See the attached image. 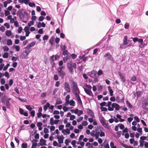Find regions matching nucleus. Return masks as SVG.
<instances>
[{
	"label": "nucleus",
	"instance_id": "nucleus-1",
	"mask_svg": "<svg viewBox=\"0 0 148 148\" xmlns=\"http://www.w3.org/2000/svg\"><path fill=\"white\" fill-rule=\"evenodd\" d=\"M23 8L21 9L18 10L16 13L17 15H19V17L21 19H23L24 18H27L28 17V14L26 12L24 11L23 13Z\"/></svg>",
	"mask_w": 148,
	"mask_h": 148
},
{
	"label": "nucleus",
	"instance_id": "nucleus-2",
	"mask_svg": "<svg viewBox=\"0 0 148 148\" xmlns=\"http://www.w3.org/2000/svg\"><path fill=\"white\" fill-rule=\"evenodd\" d=\"M67 66L69 72L70 73L72 74L73 72V68L75 70L76 65L75 63L72 64L71 61L70 63H67Z\"/></svg>",
	"mask_w": 148,
	"mask_h": 148
},
{
	"label": "nucleus",
	"instance_id": "nucleus-3",
	"mask_svg": "<svg viewBox=\"0 0 148 148\" xmlns=\"http://www.w3.org/2000/svg\"><path fill=\"white\" fill-rule=\"evenodd\" d=\"M112 107L110 106H108V110L110 111H113L114 110V108H115L116 110H118L120 109V106L116 103H113L111 105Z\"/></svg>",
	"mask_w": 148,
	"mask_h": 148
},
{
	"label": "nucleus",
	"instance_id": "nucleus-4",
	"mask_svg": "<svg viewBox=\"0 0 148 148\" xmlns=\"http://www.w3.org/2000/svg\"><path fill=\"white\" fill-rule=\"evenodd\" d=\"M72 90L73 93L79 92V90L77 84L74 81H72Z\"/></svg>",
	"mask_w": 148,
	"mask_h": 148
},
{
	"label": "nucleus",
	"instance_id": "nucleus-5",
	"mask_svg": "<svg viewBox=\"0 0 148 148\" xmlns=\"http://www.w3.org/2000/svg\"><path fill=\"white\" fill-rule=\"evenodd\" d=\"M99 120L101 124L106 129L109 128V127L108 126L109 123L108 122L106 123V120L102 116L99 119Z\"/></svg>",
	"mask_w": 148,
	"mask_h": 148
},
{
	"label": "nucleus",
	"instance_id": "nucleus-6",
	"mask_svg": "<svg viewBox=\"0 0 148 148\" xmlns=\"http://www.w3.org/2000/svg\"><path fill=\"white\" fill-rule=\"evenodd\" d=\"M142 107L144 110H148V98L145 99L143 101Z\"/></svg>",
	"mask_w": 148,
	"mask_h": 148
},
{
	"label": "nucleus",
	"instance_id": "nucleus-7",
	"mask_svg": "<svg viewBox=\"0 0 148 148\" xmlns=\"http://www.w3.org/2000/svg\"><path fill=\"white\" fill-rule=\"evenodd\" d=\"M104 57L105 58V60L106 61L110 60L112 61L113 60L112 56L110 53L108 52L104 55Z\"/></svg>",
	"mask_w": 148,
	"mask_h": 148
},
{
	"label": "nucleus",
	"instance_id": "nucleus-8",
	"mask_svg": "<svg viewBox=\"0 0 148 148\" xmlns=\"http://www.w3.org/2000/svg\"><path fill=\"white\" fill-rule=\"evenodd\" d=\"M123 44H121L120 45V48H121L125 49L126 48L125 46H124V45H127V36H124V39L123 40Z\"/></svg>",
	"mask_w": 148,
	"mask_h": 148
},
{
	"label": "nucleus",
	"instance_id": "nucleus-9",
	"mask_svg": "<svg viewBox=\"0 0 148 148\" xmlns=\"http://www.w3.org/2000/svg\"><path fill=\"white\" fill-rule=\"evenodd\" d=\"M58 74L59 76L61 77V78L62 79H63L64 78V76L65 75L66 73L63 70H57Z\"/></svg>",
	"mask_w": 148,
	"mask_h": 148
},
{
	"label": "nucleus",
	"instance_id": "nucleus-10",
	"mask_svg": "<svg viewBox=\"0 0 148 148\" xmlns=\"http://www.w3.org/2000/svg\"><path fill=\"white\" fill-rule=\"evenodd\" d=\"M64 88L68 92H71V88L68 83L67 82H65L64 83Z\"/></svg>",
	"mask_w": 148,
	"mask_h": 148
},
{
	"label": "nucleus",
	"instance_id": "nucleus-11",
	"mask_svg": "<svg viewBox=\"0 0 148 148\" xmlns=\"http://www.w3.org/2000/svg\"><path fill=\"white\" fill-rule=\"evenodd\" d=\"M96 72L94 70L88 73V74L92 78H95L97 76Z\"/></svg>",
	"mask_w": 148,
	"mask_h": 148
},
{
	"label": "nucleus",
	"instance_id": "nucleus-12",
	"mask_svg": "<svg viewBox=\"0 0 148 148\" xmlns=\"http://www.w3.org/2000/svg\"><path fill=\"white\" fill-rule=\"evenodd\" d=\"M86 110L88 114L90 115L93 118H94L95 117L93 112L90 109L88 108Z\"/></svg>",
	"mask_w": 148,
	"mask_h": 148
},
{
	"label": "nucleus",
	"instance_id": "nucleus-13",
	"mask_svg": "<svg viewBox=\"0 0 148 148\" xmlns=\"http://www.w3.org/2000/svg\"><path fill=\"white\" fill-rule=\"evenodd\" d=\"M64 136L62 135L60 136H58L57 139H58V142L60 143H63V139L64 138Z\"/></svg>",
	"mask_w": 148,
	"mask_h": 148
},
{
	"label": "nucleus",
	"instance_id": "nucleus-14",
	"mask_svg": "<svg viewBox=\"0 0 148 148\" xmlns=\"http://www.w3.org/2000/svg\"><path fill=\"white\" fill-rule=\"evenodd\" d=\"M84 90L85 92L88 95L92 96L93 94L91 90L88 89H86V88H84Z\"/></svg>",
	"mask_w": 148,
	"mask_h": 148
},
{
	"label": "nucleus",
	"instance_id": "nucleus-15",
	"mask_svg": "<svg viewBox=\"0 0 148 148\" xmlns=\"http://www.w3.org/2000/svg\"><path fill=\"white\" fill-rule=\"evenodd\" d=\"M40 142L41 143L40 144V145H47L46 143V140L42 138H41L40 140Z\"/></svg>",
	"mask_w": 148,
	"mask_h": 148
},
{
	"label": "nucleus",
	"instance_id": "nucleus-16",
	"mask_svg": "<svg viewBox=\"0 0 148 148\" xmlns=\"http://www.w3.org/2000/svg\"><path fill=\"white\" fill-rule=\"evenodd\" d=\"M32 49H26L25 50L24 53H25V54L23 53V55L25 57L27 56L29 52L31 51Z\"/></svg>",
	"mask_w": 148,
	"mask_h": 148
},
{
	"label": "nucleus",
	"instance_id": "nucleus-17",
	"mask_svg": "<svg viewBox=\"0 0 148 148\" xmlns=\"http://www.w3.org/2000/svg\"><path fill=\"white\" fill-rule=\"evenodd\" d=\"M29 1L30 0H18L19 3L22 4L24 3L26 5H27Z\"/></svg>",
	"mask_w": 148,
	"mask_h": 148
},
{
	"label": "nucleus",
	"instance_id": "nucleus-18",
	"mask_svg": "<svg viewBox=\"0 0 148 148\" xmlns=\"http://www.w3.org/2000/svg\"><path fill=\"white\" fill-rule=\"evenodd\" d=\"M60 4L58 2L57 3V12L59 13H62V10L60 8L61 6H60Z\"/></svg>",
	"mask_w": 148,
	"mask_h": 148
},
{
	"label": "nucleus",
	"instance_id": "nucleus-19",
	"mask_svg": "<svg viewBox=\"0 0 148 148\" xmlns=\"http://www.w3.org/2000/svg\"><path fill=\"white\" fill-rule=\"evenodd\" d=\"M50 104L49 103L47 102L46 104L43 106V109L45 111H46L50 106Z\"/></svg>",
	"mask_w": 148,
	"mask_h": 148
},
{
	"label": "nucleus",
	"instance_id": "nucleus-20",
	"mask_svg": "<svg viewBox=\"0 0 148 148\" xmlns=\"http://www.w3.org/2000/svg\"><path fill=\"white\" fill-rule=\"evenodd\" d=\"M120 144L121 145L125 148H134L133 147L131 146H129L121 142L120 143Z\"/></svg>",
	"mask_w": 148,
	"mask_h": 148
},
{
	"label": "nucleus",
	"instance_id": "nucleus-21",
	"mask_svg": "<svg viewBox=\"0 0 148 148\" xmlns=\"http://www.w3.org/2000/svg\"><path fill=\"white\" fill-rule=\"evenodd\" d=\"M71 58L70 56L67 55L66 57H64L63 60L64 63H66L68 60L70 59Z\"/></svg>",
	"mask_w": 148,
	"mask_h": 148
},
{
	"label": "nucleus",
	"instance_id": "nucleus-22",
	"mask_svg": "<svg viewBox=\"0 0 148 148\" xmlns=\"http://www.w3.org/2000/svg\"><path fill=\"white\" fill-rule=\"evenodd\" d=\"M7 97L5 95H4L2 97L1 100V102L2 103L4 104L6 100Z\"/></svg>",
	"mask_w": 148,
	"mask_h": 148
},
{
	"label": "nucleus",
	"instance_id": "nucleus-23",
	"mask_svg": "<svg viewBox=\"0 0 148 148\" xmlns=\"http://www.w3.org/2000/svg\"><path fill=\"white\" fill-rule=\"evenodd\" d=\"M108 90H109L110 92V96H112L113 95V91L112 89L111 88V87L109 86L108 87Z\"/></svg>",
	"mask_w": 148,
	"mask_h": 148
},
{
	"label": "nucleus",
	"instance_id": "nucleus-24",
	"mask_svg": "<svg viewBox=\"0 0 148 148\" xmlns=\"http://www.w3.org/2000/svg\"><path fill=\"white\" fill-rule=\"evenodd\" d=\"M5 34L6 36L9 37L12 35V32L10 30H7L5 32Z\"/></svg>",
	"mask_w": 148,
	"mask_h": 148
},
{
	"label": "nucleus",
	"instance_id": "nucleus-25",
	"mask_svg": "<svg viewBox=\"0 0 148 148\" xmlns=\"http://www.w3.org/2000/svg\"><path fill=\"white\" fill-rule=\"evenodd\" d=\"M99 132H97L95 134H92V136L93 137L95 136L96 139H99Z\"/></svg>",
	"mask_w": 148,
	"mask_h": 148
},
{
	"label": "nucleus",
	"instance_id": "nucleus-26",
	"mask_svg": "<svg viewBox=\"0 0 148 148\" xmlns=\"http://www.w3.org/2000/svg\"><path fill=\"white\" fill-rule=\"evenodd\" d=\"M54 37L53 36H52L49 40V42L51 45L53 44V39H54Z\"/></svg>",
	"mask_w": 148,
	"mask_h": 148
},
{
	"label": "nucleus",
	"instance_id": "nucleus-27",
	"mask_svg": "<svg viewBox=\"0 0 148 148\" xmlns=\"http://www.w3.org/2000/svg\"><path fill=\"white\" fill-rule=\"evenodd\" d=\"M78 92H77L73 93V94L75 95V97L77 99H79V98H80L79 95V94L78 93Z\"/></svg>",
	"mask_w": 148,
	"mask_h": 148
},
{
	"label": "nucleus",
	"instance_id": "nucleus-28",
	"mask_svg": "<svg viewBox=\"0 0 148 148\" xmlns=\"http://www.w3.org/2000/svg\"><path fill=\"white\" fill-rule=\"evenodd\" d=\"M12 44V42L11 39H8L7 40V44L8 45H11Z\"/></svg>",
	"mask_w": 148,
	"mask_h": 148
},
{
	"label": "nucleus",
	"instance_id": "nucleus-29",
	"mask_svg": "<svg viewBox=\"0 0 148 148\" xmlns=\"http://www.w3.org/2000/svg\"><path fill=\"white\" fill-rule=\"evenodd\" d=\"M71 140L70 139H66L64 143L66 145H69V143L71 142Z\"/></svg>",
	"mask_w": 148,
	"mask_h": 148
},
{
	"label": "nucleus",
	"instance_id": "nucleus-30",
	"mask_svg": "<svg viewBox=\"0 0 148 148\" xmlns=\"http://www.w3.org/2000/svg\"><path fill=\"white\" fill-rule=\"evenodd\" d=\"M126 103L127 105V106L129 107V108L131 109L132 108V106L131 104L128 101H127Z\"/></svg>",
	"mask_w": 148,
	"mask_h": 148
},
{
	"label": "nucleus",
	"instance_id": "nucleus-31",
	"mask_svg": "<svg viewBox=\"0 0 148 148\" xmlns=\"http://www.w3.org/2000/svg\"><path fill=\"white\" fill-rule=\"evenodd\" d=\"M3 58H6L8 57V52H5L3 56Z\"/></svg>",
	"mask_w": 148,
	"mask_h": 148
},
{
	"label": "nucleus",
	"instance_id": "nucleus-32",
	"mask_svg": "<svg viewBox=\"0 0 148 148\" xmlns=\"http://www.w3.org/2000/svg\"><path fill=\"white\" fill-rule=\"evenodd\" d=\"M34 21H30L27 23L28 26L30 27L31 25H34Z\"/></svg>",
	"mask_w": 148,
	"mask_h": 148
},
{
	"label": "nucleus",
	"instance_id": "nucleus-33",
	"mask_svg": "<svg viewBox=\"0 0 148 148\" xmlns=\"http://www.w3.org/2000/svg\"><path fill=\"white\" fill-rule=\"evenodd\" d=\"M30 113L31 116H32V117L34 116L35 115V111L34 110H31L30 112Z\"/></svg>",
	"mask_w": 148,
	"mask_h": 148
},
{
	"label": "nucleus",
	"instance_id": "nucleus-34",
	"mask_svg": "<svg viewBox=\"0 0 148 148\" xmlns=\"http://www.w3.org/2000/svg\"><path fill=\"white\" fill-rule=\"evenodd\" d=\"M75 102L73 100H71L70 101L69 104L70 106H75Z\"/></svg>",
	"mask_w": 148,
	"mask_h": 148
},
{
	"label": "nucleus",
	"instance_id": "nucleus-35",
	"mask_svg": "<svg viewBox=\"0 0 148 148\" xmlns=\"http://www.w3.org/2000/svg\"><path fill=\"white\" fill-rule=\"evenodd\" d=\"M10 104L9 101L6 100V106L7 108H9L10 107Z\"/></svg>",
	"mask_w": 148,
	"mask_h": 148
},
{
	"label": "nucleus",
	"instance_id": "nucleus-36",
	"mask_svg": "<svg viewBox=\"0 0 148 148\" xmlns=\"http://www.w3.org/2000/svg\"><path fill=\"white\" fill-rule=\"evenodd\" d=\"M26 108L29 111H31L32 110V108L30 106V105H27L25 106Z\"/></svg>",
	"mask_w": 148,
	"mask_h": 148
},
{
	"label": "nucleus",
	"instance_id": "nucleus-37",
	"mask_svg": "<svg viewBox=\"0 0 148 148\" xmlns=\"http://www.w3.org/2000/svg\"><path fill=\"white\" fill-rule=\"evenodd\" d=\"M28 4L29 5L30 7H34L35 5V4L34 3H33V2L32 3V2H30V1L29 2Z\"/></svg>",
	"mask_w": 148,
	"mask_h": 148
},
{
	"label": "nucleus",
	"instance_id": "nucleus-38",
	"mask_svg": "<svg viewBox=\"0 0 148 148\" xmlns=\"http://www.w3.org/2000/svg\"><path fill=\"white\" fill-rule=\"evenodd\" d=\"M54 55H53L52 56H51L50 58V63L54 62Z\"/></svg>",
	"mask_w": 148,
	"mask_h": 148
},
{
	"label": "nucleus",
	"instance_id": "nucleus-39",
	"mask_svg": "<svg viewBox=\"0 0 148 148\" xmlns=\"http://www.w3.org/2000/svg\"><path fill=\"white\" fill-rule=\"evenodd\" d=\"M118 125L119 126L120 128L122 130H123L125 127L124 125L121 123L118 124Z\"/></svg>",
	"mask_w": 148,
	"mask_h": 148
},
{
	"label": "nucleus",
	"instance_id": "nucleus-40",
	"mask_svg": "<svg viewBox=\"0 0 148 148\" xmlns=\"http://www.w3.org/2000/svg\"><path fill=\"white\" fill-rule=\"evenodd\" d=\"M27 144L26 143H23L21 145V147L22 148H27Z\"/></svg>",
	"mask_w": 148,
	"mask_h": 148
},
{
	"label": "nucleus",
	"instance_id": "nucleus-41",
	"mask_svg": "<svg viewBox=\"0 0 148 148\" xmlns=\"http://www.w3.org/2000/svg\"><path fill=\"white\" fill-rule=\"evenodd\" d=\"M13 47H15V49L16 51H19L20 50V46L18 45H13Z\"/></svg>",
	"mask_w": 148,
	"mask_h": 148
},
{
	"label": "nucleus",
	"instance_id": "nucleus-42",
	"mask_svg": "<svg viewBox=\"0 0 148 148\" xmlns=\"http://www.w3.org/2000/svg\"><path fill=\"white\" fill-rule=\"evenodd\" d=\"M3 51H8L9 49V48L7 46H5L3 47Z\"/></svg>",
	"mask_w": 148,
	"mask_h": 148
},
{
	"label": "nucleus",
	"instance_id": "nucleus-43",
	"mask_svg": "<svg viewBox=\"0 0 148 148\" xmlns=\"http://www.w3.org/2000/svg\"><path fill=\"white\" fill-rule=\"evenodd\" d=\"M136 76L133 75L131 77L130 80L133 81H136Z\"/></svg>",
	"mask_w": 148,
	"mask_h": 148
},
{
	"label": "nucleus",
	"instance_id": "nucleus-44",
	"mask_svg": "<svg viewBox=\"0 0 148 148\" xmlns=\"http://www.w3.org/2000/svg\"><path fill=\"white\" fill-rule=\"evenodd\" d=\"M110 146L111 148H117L114 145V143L112 142H110Z\"/></svg>",
	"mask_w": 148,
	"mask_h": 148
},
{
	"label": "nucleus",
	"instance_id": "nucleus-45",
	"mask_svg": "<svg viewBox=\"0 0 148 148\" xmlns=\"http://www.w3.org/2000/svg\"><path fill=\"white\" fill-rule=\"evenodd\" d=\"M100 108L101 109V111H107V109L106 107H100Z\"/></svg>",
	"mask_w": 148,
	"mask_h": 148
},
{
	"label": "nucleus",
	"instance_id": "nucleus-46",
	"mask_svg": "<svg viewBox=\"0 0 148 148\" xmlns=\"http://www.w3.org/2000/svg\"><path fill=\"white\" fill-rule=\"evenodd\" d=\"M18 99L20 101H21L22 102H25L27 101V100L26 99H21V98L20 97H18Z\"/></svg>",
	"mask_w": 148,
	"mask_h": 148
},
{
	"label": "nucleus",
	"instance_id": "nucleus-47",
	"mask_svg": "<svg viewBox=\"0 0 148 148\" xmlns=\"http://www.w3.org/2000/svg\"><path fill=\"white\" fill-rule=\"evenodd\" d=\"M29 27L26 26L25 27L24 30L25 32L29 31Z\"/></svg>",
	"mask_w": 148,
	"mask_h": 148
},
{
	"label": "nucleus",
	"instance_id": "nucleus-48",
	"mask_svg": "<svg viewBox=\"0 0 148 148\" xmlns=\"http://www.w3.org/2000/svg\"><path fill=\"white\" fill-rule=\"evenodd\" d=\"M19 112L20 114L23 115L24 112V110L22 108H19Z\"/></svg>",
	"mask_w": 148,
	"mask_h": 148
},
{
	"label": "nucleus",
	"instance_id": "nucleus-49",
	"mask_svg": "<svg viewBox=\"0 0 148 148\" xmlns=\"http://www.w3.org/2000/svg\"><path fill=\"white\" fill-rule=\"evenodd\" d=\"M10 14V11L8 10H5V16H7Z\"/></svg>",
	"mask_w": 148,
	"mask_h": 148
},
{
	"label": "nucleus",
	"instance_id": "nucleus-50",
	"mask_svg": "<svg viewBox=\"0 0 148 148\" xmlns=\"http://www.w3.org/2000/svg\"><path fill=\"white\" fill-rule=\"evenodd\" d=\"M60 48H61V50L63 51L64 50H66V45H64L63 46L61 45L60 46Z\"/></svg>",
	"mask_w": 148,
	"mask_h": 148
},
{
	"label": "nucleus",
	"instance_id": "nucleus-51",
	"mask_svg": "<svg viewBox=\"0 0 148 148\" xmlns=\"http://www.w3.org/2000/svg\"><path fill=\"white\" fill-rule=\"evenodd\" d=\"M55 81L58 80V76L57 75L55 74L53 77Z\"/></svg>",
	"mask_w": 148,
	"mask_h": 148
},
{
	"label": "nucleus",
	"instance_id": "nucleus-52",
	"mask_svg": "<svg viewBox=\"0 0 148 148\" xmlns=\"http://www.w3.org/2000/svg\"><path fill=\"white\" fill-rule=\"evenodd\" d=\"M49 37L48 35H45L43 37V40H47L48 39Z\"/></svg>",
	"mask_w": 148,
	"mask_h": 148
},
{
	"label": "nucleus",
	"instance_id": "nucleus-53",
	"mask_svg": "<svg viewBox=\"0 0 148 148\" xmlns=\"http://www.w3.org/2000/svg\"><path fill=\"white\" fill-rule=\"evenodd\" d=\"M103 73V71L101 70H99L97 73V74H98L99 76H100Z\"/></svg>",
	"mask_w": 148,
	"mask_h": 148
},
{
	"label": "nucleus",
	"instance_id": "nucleus-54",
	"mask_svg": "<svg viewBox=\"0 0 148 148\" xmlns=\"http://www.w3.org/2000/svg\"><path fill=\"white\" fill-rule=\"evenodd\" d=\"M5 77H7V78H8L10 77L9 74L7 71L5 72Z\"/></svg>",
	"mask_w": 148,
	"mask_h": 148
},
{
	"label": "nucleus",
	"instance_id": "nucleus-55",
	"mask_svg": "<svg viewBox=\"0 0 148 148\" xmlns=\"http://www.w3.org/2000/svg\"><path fill=\"white\" fill-rule=\"evenodd\" d=\"M16 10L15 9H13L11 11V13L13 15H14L16 14Z\"/></svg>",
	"mask_w": 148,
	"mask_h": 148
},
{
	"label": "nucleus",
	"instance_id": "nucleus-56",
	"mask_svg": "<svg viewBox=\"0 0 148 148\" xmlns=\"http://www.w3.org/2000/svg\"><path fill=\"white\" fill-rule=\"evenodd\" d=\"M106 102L105 101L103 102H102L100 103V105L101 106V107H102L103 106H106Z\"/></svg>",
	"mask_w": 148,
	"mask_h": 148
},
{
	"label": "nucleus",
	"instance_id": "nucleus-57",
	"mask_svg": "<svg viewBox=\"0 0 148 148\" xmlns=\"http://www.w3.org/2000/svg\"><path fill=\"white\" fill-rule=\"evenodd\" d=\"M134 119L138 123L140 121V119L137 116H135L134 117Z\"/></svg>",
	"mask_w": 148,
	"mask_h": 148
},
{
	"label": "nucleus",
	"instance_id": "nucleus-58",
	"mask_svg": "<svg viewBox=\"0 0 148 148\" xmlns=\"http://www.w3.org/2000/svg\"><path fill=\"white\" fill-rule=\"evenodd\" d=\"M54 120L53 118H51L50 119V124L51 125H54L53 122H54Z\"/></svg>",
	"mask_w": 148,
	"mask_h": 148
},
{
	"label": "nucleus",
	"instance_id": "nucleus-59",
	"mask_svg": "<svg viewBox=\"0 0 148 148\" xmlns=\"http://www.w3.org/2000/svg\"><path fill=\"white\" fill-rule=\"evenodd\" d=\"M5 30V28L3 26H1L0 27V31H1L2 32L4 31Z\"/></svg>",
	"mask_w": 148,
	"mask_h": 148
},
{
	"label": "nucleus",
	"instance_id": "nucleus-60",
	"mask_svg": "<svg viewBox=\"0 0 148 148\" xmlns=\"http://www.w3.org/2000/svg\"><path fill=\"white\" fill-rule=\"evenodd\" d=\"M17 63L16 62H14L12 64V66L14 68H15L17 66Z\"/></svg>",
	"mask_w": 148,
	"mask_h": 148
},
{
	"label": "nucleus",
	"instance_id": "nucleus-61",
	"mask_svg": "<svg viewBox=\"0 0 148 148\" xmlns=\"http://www.w3.org/2000/svg\"><path fill=\"white\" fill-rule=\"evenodd\" d=\"M36 43V42L35 41L32 42L31 43L29 44L30 46L29 47H31L34 46L35 45Z\"/></svg>",
	"mask_w": 148,
	"mask_h": 148
},
{
	"label": "nucleus",
	"instance_id": "nucleus-62",
	"mask_svg": "<svg viewBox=\"0 0 148 148\" xmlns=\"http://www.w3.org/2000/svg\"><path fill=\"white\" fill-rule=\"evenodd\" d=\"M4 25L6 27L7 29H9L10 27V25L8 23H5Z\"/></svg>",
	"mask_w": 148,
	"mask_h": 148
},
{
	"label": "nucleus",
	"instance_id": "nucleus-63",
	"mask_svg": "<svg viewBox=\"0 0 148 148\" xmlns=\"http://www.w3.org/2000/svg\"><path fill=\"white\" fill-rule=\"evenodd\" d=\"M71 57H72V58L73 59H75L77 57V55L73 53L71 54Z\"/></svg>",
	"mask_w": 148,
	"mask_h": 148
},
{
	"label": "nucleus",
	"instance_id": "nucleus-64",
	"mask_svg": "<svg viewBox=\"0 0 148 148\" xmlns=\"http://www.w3.org/2000/svg\"><path fill=\"white\" fill-rule=\"evenodd\" d=\"M64 127V125H61L59 126V129L60 130H63Z\"/></svg>",
	"mask_w": 148,
	"mask_h": 148
}]
</instances>
